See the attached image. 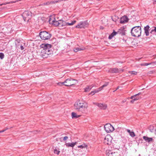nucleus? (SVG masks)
Segmentation results:
<instances>
[{
	"mask_svg": "<svg viewBox=\"0 0 156 156\" xmlns=\"http://www.w3.org/2000/svg\"><path fill=\"white\" fill-rule=\"evenodd\" d=\"M122 72V70L119 69L117 68H111L110 69L108 72L112 73H118Z\"/></svg>",
	"mask_w": 156,
	"mask_h": 156,
	"instance_id": "11",
	"label": "nucleus"
},
{
	"mask_svg": "<svg viewBox=\"0 0 156 156\" xmlns=\"http://www.w3.org/2000/svg\"><path fill=\"white\" fill-rule=\"evenodd\" d=\"M32 13L30 11H26L22 14V16L24 21H28L31 18Z\"/></svg>",
	"mask_w": 156,
	"mask_h": 156,
	"instance_id": "5",
	"label": "nucleus"
},
{
	"mask_svg": "<svg viewBox=\"0 0 156 156\" xmlns=\"http://www.w3.org/2000/svg\"><path fill=\"white\" fill-rule=\"evenodd\" d=\"M84 48L77 47L74 48L73 51L75 52H77L79 51L83 50L85 49Z\"/></svg>",
	"mask_w": 156,
	"mask_h": 156,
	"instance_id": "20",
	"label": "nucleus"
},
{
	"mask_svg": "<svg viewBox=\"0 0 156 156\" xmlns=\"http://www.w3.org/2000/svg\"><path fill=\"white\" fill-rule=\"evenodd\" d=\"M76 21L75 20L73 21L71 23H67V25L71 26L73 25L74 23H76Z\"/></svg>",
	"mask_w": 156,
	"mask_h": 156,
	"instance_id": "27",
	"label": "nucleus"
},
{
	"mask_svg": "<svg viewBox=\"0 0 156 156\" xmlns=\"http://www.w3.org/2000/svg\"><path fill=\"white\" fill-rule=\"evenodd\" d=\"M154 29L151 30V31L150 32V33L152 34L153 32H155L156 33V27H154Z\"/></svg>",
	"mask_w": 156,
	"mask_h": 156,
	"instance_id": "35",
	"label": "nucleus"
},
{
	"mask_svg": "<svg viewBox=\"0 0 156 156\" xmlns=\"http://www.w3.org/2000/svg\"><path fill=\"white\" fill-rule=\"evenodd\" d=\"M112 140V137L109 135L106 136L105 138L104 142L106 144L110 145Z\"/></svg>",
	"mask_w": 156,
	"mask_h": 156,
	"instance_id": "10",
	"label": "nucleus"
},
{
	"mask_svg": "<svg viewBox=\"0 0 156 156\" xmlns=\"http://www.w3.org/2000/svg\"><path fill=\"white\" fill-rule=\"evenodd\" d=\"M129 73H131L132 74L136 75L137 74V72L134 71H129Z\"/></svg>",
	"mask_w": 156,
	"mask_h": 156,
	"instance_id": "31",
	"label": "nucleus"
},
{
	"mask_svg": "<svg viewBox=\"0 0 156 156\" xmlns=\"http://www.w3.org/2000/svg\"><path fill=\"white\" fill-rule=\"evenodd\" d=\"M41 47L43 49L41 51L40 55L43 58H47L49 55L53 54V48L51 44H42Z\"/></svg>",
	"mask_w": 156,
	"mask_h": 156,
	"instance_id": "1",
	"label": "nucleus"
},
{
	"mask_svg": "<svg viewBox=\"0 0 156 156\" xmlns=\"http://www.w3.org/2000/svg\"><path fill=\"white\" fill-rule=\"evenodd\" d=\"M68 138V137L67 136H65L63 137V141H66Z\"/></svg>",
	"mask_w": 156,
	"mask_h": 156,
	"instance_id": "37",
	"label": "nucleus"
},
{
	"mask_svg": "<svg viewBox=\"0 0 156 156\" xmlns=\"http://www.w3.org/2000/svg\"><path fill=\"white\" fill-rule=\"evenodd\" d=\"M127 131L129 133V135L132 137H134L135 136V134L134 133L133 131H131L129 129H127Z\"/></svg>",
	"mask_w": 156,
	"mask_h": 156,
	"instance_id": "23",
	"label": "nucleus"
},
{
	"mask_svg": "<svg viewBox=\"0 0 156 156\" xmlns=\"http://www.w3.org/2000/svg\"><path fill=\"white\" fill-rule=\"evenodd\" d=\"M131 32L133 36L137 37H140L141 33V27L139 26L135 27L131 29Z\"/></svg>",
	"mask_w": 156,
	"mask_h": 156,
	"instance_id": "3",
	"label": "nucleus"
},
{
	"mask_svg": "<svg viewBox=\"0 0 156 156\" xmlns=\"http://www.w3.org/2000/svg\"><path fill=\"white\" fill-rule=\"evenodd\" d=\"M4 55L2 53H0V58L1 59H2L4 58Z\"/></svg>",
	"mask_w": 156,
	"mask_h": 156,
	"instance_id": "34",
	"label": "nucleus"
},
{
	"mask_svg": "<svg viewBox=\"0 0 156 156\" xmlns=\"http://www.w3.org/2000/svg\"><path fill=\"white\" fill-rule=\"evenodd\" d=\"M108 84V82L106 83L105 84H104L103 85L101 86V87L99 88L98 90H97V91H98V92L99 91H101V90L103 88H104L105 87H106Z\"/></svg>",
	"mask_w": 156,
	"mask_h": 156,
	"instance_id": "21",
	"label": "nucleus"
},
{
	"mask_svg": "<svg viewBox=\"0 0 156 156\" xmlns=\"http://www.w3.org/2000/svg\"><path fill=\"white\" fill-rule=\"evenodd\" d=\"M88 26V23L87 22H80L76 26V27L78 28H85L87 27Z\"/></svg>",
	"mask_w": 156,
	"mask_h": 156,
	"instance_id": "9",
	"label": "nucleus"
},
{
	"mask_svg": "<svg viewBox=\"0 0 156 156\" xmlns=\"http://www.w3.org/2000/svg\"><path fill=\"white\" fill-rule=\"evenodd\" d=\"M80 115H77V114L74 112H73L72 113V118H77L80 117Z\"/></svg>",
	"mask_w": 156,
	"mask_h": 156,
	"instance_id": "24",
	"label": "nucleus"
},
{
	"mask_svg": "<svg viewBox=\"0 0 156 156\" xmlns=\"http://www.w3.org/2000/svg\"><path fill=\"white\" fill-rule=\"evenodd\" d=\"M150 131L151 132H154L156 131V127L152 125H151L149 128Z\"/></svg>",
	"mask_w": 156,
	"mask_h": 156,
	"instance_id": "19",
	"label": "nucleus"
},
{
	"mask_svg": "<svg viewBox=\"0 0 156 156\" xmlns=\"http://www.w3.org/2000/svg\"><path fill=\"white\" fill-rule=\"evenodd\" d=\"M94 87V86H88L84 89V91L86 92H88L89 91Z\"/></svg>",
	"mask_w": 156,
	"mask_h": 156,
	"instance_id": "25",
	"label": "nucleus"
},
{
	"mask_svg": "<svg viewBox=\"0 0 156 156\" xmlns=\"http://www.w3.org/2000/svg\"><path fill=\"white\" fill-rule=\"evenodd\" d=\"M94 104L97 105L101 109L105 110L107 108V105L106 104L99 103H94Z\"/></svg>",
	"mask_w": 156,
	"mask_h": 156,
	"instance_id": "12",
	"label": "nucleus"
},
{
	"mask_svg": "<svg viewBox=\"0 0 156 156\" xmlns=\"http://www.w3.org/2000/svg\"><path fill=\"white\" fill-rule=\"evenodd\" d=\"M7 3H4V4H3V5H6V4H7Z\"/></svg>",
	"mask_w": 156,
	"mask_h": 156,
	"instance_id": "48",
	"label": "nucleus"
},
{
	"mask_svg": "<svg viewBox=\"0 0 156 156\" xmlns=\"http://www.w3.org/2000/svg\"><path fill=\"white\" fill-rule=\"evenodd\" d=\"M51 3V2H45V3H44L43 4V5H48L50 4Z\"/></svg>",
	"mask_w": 156,
	"mask_h": 156,
	"instance_id": "39",
	"label": "nucleus"
},
{
	"mask_svg": "<svg viewBox=\"0 0 156 156\" xmlns=\"http://www.w3.org/2000/svg\"><path fill=\"white\" fill-rule=\"evenodd\" d=\"M152 63H143L140 64L141 66H147L148 65H151Z\"/></svg>",
	"mask_w": 156,
	"mask_h": 156,
	"instance_id": "30",
	"label": "nucleus"
},
{
	"mask_svg": "<svg viewBox=\"0 0 156 156\" xmlns=\"http://www.w3.org/2000/svg\"><path fill=\"white\" fill-rule=\"evenodd\" d=\"M6 129L3 130H2L0 131V133H2L5 131Z\"/></svg>",
	"mask_w": 156,
	"mask_h": 156,
	"instance_id": "45",
	"label": "nucleus"
},
{
	"mask_svg": "<svg viewBox=\"0 0 156 156\" xmlns=\"http://www.w3.org/2000/svg\"><path fill=\"white\" fill-rule=\"evenodd\" d=\"M65 83H66V84H64L65 86H69L75 84L77 83V80L71 78H69L66 79L65 81Z\"/></svg>",
	"mask_w": 156,
	"mask_h": 156,
	"instance_id": "7",
	"label": "nucleus"
},
{
	"mask_svg": "<svg viewBox=\"0 0 156 156\" xmlns=\"http://www.w3.org/2000/svg\"><path fill=\"white\" fill-rule=\"evenodd\" d=\"M129 19L126 16H124L120 18V23H125L127 22Z\"/></svg>",
	"mask_w": 156,
	"mask_h": 156,
	"instance_id": "14",
	"label": "nucleus"
},
{
	"mask_svg": "<svg viewBox=\"0 0 156 156\" xmlns=\"http://www.w3.org/2000/svg\"><path fill=\"white\" fill-rule=\"evenodd\" d=\"M20 49L21 50H23L24 48V47L21 44L20 45Z\"/></svg>",
	"mask_w": 156,
	"mask_h": 156,
	"instance_id": "40",
	"label": "nucleus"
},
{
	"mask_svg": "<svg viewBox=\"0 0 156 156\" xmlns=\"http://www.w3.org/2000/svg\"><path fill=\"white\" fill-rule=\"evenodd\" d=\"M104 129L107 133H110L114 130V127L110 124H106L104 126Z\"/></svg>",
	"mask_w": 156,
	"mask_h": 156,
	"instance_id": "8",
	"label": "nucleus"
},
{
	"mask_svg": "<svg viewBox=\"0 0 156 156\" xmlns=\"http://www.w3.org/2000/svg\"><path fill=\"white\" fill-rule=\"evenodd\" d=\"M97 92H98V91H97V90H95L94 91H92L89 94H92V95H93L95 93Z\"/></svg>",
	"mask_w": 156,
	"mask_h": 156,
	"instance_id": "33",
	"label": "nucleus"
},
{
	"mask_svg": "<svg viewBox=\"0 0 156 156\" xmlns=\"http://www.w3.org/2000/svg\"><path fill=\"white\" fill-rule=\"evenodd\" d=\"M54 152L55 154H57V155H58L59 154L60 151L58 150L56 148L54 150Z\"/></svg>",
	"mask_w": 156,
	"mask_h": 156,
	"instance_id": "28",
	"label": "nucleus"
},
{
	"mask_svg": "<svg viewBox=\"0 0 156 156\" xmlns=\"http://www.w3.org/2000/svg\"><path fill=\"white\" fill-rule=\"evenodd\" d=\"M141 98L140 97H136L135 98H134V99H136L135 101H136L140 98Z\"/></svg>",
	"mask_w": 156,
	"mask_h": 156,
	"instance_id": "38",
	"label": "nucleus"
},
{
	"mask_svg": "<svg viewBox=\"0 0 156 156\" xmlns=\"http://www.w3.org/2000/svg\"><path fill=\"white\" fill-rule=\"evenodd\" d=\"M59 22H60L59 27H62L67 26V23L64 21L62 20H59Z\"/></svg>",
	"mask_w": 156,
	"mask_h": 156,
	"instance_id": "17",
	"label": "nucleus"
},
{
	"mask_svg": "<svg viewBox=\"0 0 156 156\" xmlns=\"http://www.w3.org/2000/svg\"><path fill=\"white\" fill-rule=\"evenodd\" d=\"M66 84V83H65V81L64 82H59L58 83V85L61 86L62 85H64Z\"/></svg>",
	"mask_w": 156,
	"mask_h": 156,
	"instance_id": "32",
	"label": "nucleus"
},
{
	"mask_svg": "<svg viewBox=\"0 0 156 156\" xmlns=\"http://www.w3.org/2000/svg\"><path fill=\"white\" fill-rule=\"evenodd\" d=\"M112 20H113V21H116L115 20H114L113 19H112Z\"/></svg>",
	"mask_w": 156,
	"mask_h": 156,
	"instance_id": "49",
	"label": "nucleus"
},
{
	"mask_svg": "<svg viewBox=\"0 0 156 156\" xmlns=\"http://www.w3.org/2000/svg\"><path fill=\"white\" fill-rule=\"evenodd\" d=\"M87 147L88 146L86 144L83 143V144L82 145L78 146V148H80L81 149H83L85 148H86V149H87Z\"/></svg>",
	"mask_w": 156,
	"mask_h": 156,
	"instance_id": "22",
	"label": "nucleus"
},
{
	"mask_svg": "<svg viewBox=\"0 0 156 156\" xmlns=\"http://www.w3.org/2000/svg\"><path fill=\"white\" fill-rule=\"evenodd\" d=\"M77 143L76 142H75V143L74 142H72L71 143H66V146L67 147H73Z\"/></svg>",
	"mask_w": 156,
	"mask_h": 156,
	"instance_id": "18",
	"label": "nucleus"
},
{
	"mask_svg": "<svg viewBox=\"0 0 156 156\" xmlns=\"http://www.w3.org/2000/svg\"><path fill=\"white\" fill-rule=\"evenodd\" d=\"M118 34L117 32H115L114 30L111 34H112L113 36L114 37L115 35L116 34Z\"/></svg>",
	"mask_w": 156,
	"mask_h": 156,
	"instance_id": "36",
	"label": "nucleus"
},
{
	"mask_svg": "<svg viewBox=\"0 0 156 156\" xmlns=\"http://www.w3.org/2000/svg\"><path fill=\"white\" fill-rule=\"evenodd\" d=\"M74 107L75 109L83 113L85 111L87 107L86 103L80 101L76 102L74 105Z\"/></svg>",
	"mask_w": 156,
	"mask_h": 156,
	"instance_id": "2",
	"label": "nucleus"
},
{
	"mask_svg": "<svg viewBox=\"0 0 156 156\" xmlns=\"http://www.w3.org/2000/svg\"><path fill=\"white\" fill-rule=\"evenodd\" d=\"M149 28L150 27L148 25H147L144 27V32L146 36H148L149 35Z\"/></svg>",
	"mask_w": 156,
	"mask_h": 156,
	"instance_id": "15",
	"label": "nucleus"
},
{
	"mask_svg": "<svg viewBox=\"0 0 156 156\" xmlns=\"http://www.w3.org/2000/svg\"><path fill=\"white\" fill-rule=\"evenodd\" d=\"M141 94V93H139L138 94H135L134 95H133V96H132L130 98L131 99H134V98H135L137 96H138L140 94Z\"/></svg>",
	"mask_w": 156,
	"mask_h": 156,
	"instance_id": "29",
	"label": "nucleus"
},
{
	"mask_svg": "<svg viewBox=\"0 0 156 156\" xmlns=\"http://www.w3.org/2000/svg\"><path fill=\"white\" fill-rule=\"evenodd\" d=\"M118 34H121V35H124L125 34L124 29L123 28H121L117 31Z\"/></svg>",
	"mask_w": 156,
	"mask_h": 156,
	"instance_id": "16",
	"label": "nucleus"
},
{
	"mask_svg": "<svg viewBox=\"0 0 156 156\" xmlns=\"http://www.w3.org/2000/svg\"><path fill=\"white\" fill-rule=\"evenodd\" d=\"M112 151L110 150H106V156H111Z\"/></svg>",
	"mask_w": 156,
	"mask_h": 156,
	"instance_id": "26",
	"label": "nucleus"
},
{
	"mask_svg": "<svg viewBox=\"0 0 156 156\" xmlns=\"http://www.w3.org/2000/svg\"><path fill=\"white\" fill-rule=\"evenodd\" d=\"M153 3L154 4H156V0H153Z\"/></svg>",
	"mask_w": 156,
	"mask_h": 156,
	"instance_id": "44",
	"label": "nucleus"
},
{
	"mask_svg": "<svg viewBox=\"0 0 156 156\" xmlns=\"http://www.w3.org/2000/svg\"><path fill=\"white\" fill-rule=\"evenodd\" d=\"M143 138L146 142L149 144L152 143L154 141V140L153 138L149 137L147 136H144Z\"/></svg>",
	"mask_w": 156,
	"mask_h": 156,
	"instance_id": "13",
	"label": "nucleus"
},
{
	"mask_svg": "<svg viewBox=\"0 0 156 156\" xmlns=\"http://www.w3.org/2000/svg\"><path fill=\"white\" fill-rule=\"evenodd\" d=\"M16 2V1H15V2H13V1H11L10 2H7V4H10V3H15Z\"/></svg>",
	"mask_w": 156,
	"mask_h": 156,
	"instance_id": "42",
	"label": "nucleus"
},
{
	"mask_svg": "<svg viewBox=\"0 0 156 156\" xmlns=\"http://www.w3.org/2000/svg\"><path fill=\"white\" fill-rule=\"evenodd\" d=\"M113 37V36L112 34H111L109 36L108 38L110 39H111Z\"/></svg>",
	"mask_w": 156,
	"mask_h": 156,
	"instance_id": "41",
	"label": "nucleus"
},
{
	"mask_svg": "<svg viewBox=\"0 0 156 156\" xmlns=\"http://www.w3.org/2000/svg\"><path fill=\"white\" fill-rule=\"evenodd\" d=\"M39 35L42 39L45 40L50 39L52 35L49 32L46 31H41Z\"/></svg>",
	"mask_w": 156,
	"mask_h": 156,
	"instance_id": "4",
	"label": "nucleus"
},
{
	"mask_svg": "<svg viewBox=\"0 0 156 156\" xmlns=\"http://www.w3.org/2000/svg\"><path fill=\"white\" fill-rule=\"evenodd\" d=\"M115 91H116V90H114V91H113V92H115Z\"/></svg>",
	"mask_w": 156,
	"mask_h": 156,
	"instance_id": "50",
	"label": "nucleus"
},
{
	"mask_svg": "<svg viewBox=\"0 0 156 156\" xmlns=\"http://www.w3.org/2000/svg\"><path fill=\"white\" fill-rule=\"evenodd\" d=\"M121 156L120 155H118V156Z\"/></svg>",
	"mask_w": 156,
	"mask_h": 156,
	"instance_id": "51",
	"label": "nucleus"
},
{
	"mask_svg": "<svg viewBox=\"0 0 156 156\" xmlns=\"http://www.w3.org/2000/svg\"><path fill=\"white\" fill-rule=\"evenodd\" d=\"M49 22L50 24H53L55 27L60 26V22H59V20L57 21L54 16L50 17Z\"/></svg>",
	"mask_w": 156,
	"mask_h": 156,
	"instance_id": "6",
	"label": "nucleus"
},
{
	"mask_svg": "<svg viewBox=\"0 0 156 156\" xmlns=\"http://www.w3.org/2000/svg\"><path fill=\"white\" fill-rule=\"evenodd\" d=\"M119 88V87H118L116 88V90H117Z\"/></svg>",
	"mask_w": 156,
	"mask_h": 156,
	"instance_id": "46",
	"label": "nucleus"
},
{
	"mask_svg": "<svg viewBox=\"0 0 156 156\" xmlns=\"http://www.w3.org/2000/svg\"><path fill=\"white\" fill-rule=\"evenodd\" d=\"M135 99H133L132 100H131L130 102L132 103H133L135 101Z\"/></svg>",
	"mask_w": 156,
	"mask_h": 156,
	"instance_id": "43",
	"label": "nucleus"
},
{
	"mask_svg": "<svg viewBox=\"0 0 156 156\" xmlns=\"http://www.w3.org/2000/svg\"><path fill=\"white\" fill-rule=\"evenodd\" d=\"M60 139L61 141H62L63 140L62 139V138H60Z\"/></svg>",
	"mask_w": 156,
	"mask_h": 156,
	"instance_id": "47",
	"label": "nucleus"
}]
</instances>
